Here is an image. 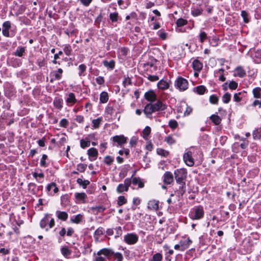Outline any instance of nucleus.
<instances>
[{
	"instance_id": "nucleus-57",
	"label": "nucleus",
	"mask_w": 261,
	"mask_h": 261,
	"mask_svg": "<svg viewBox=\"0 0 261 261\" xmlns=\"http://www.w3.org/2000/svg\"><path fill=\"white\" fill-rule=\"evenodd\" d=\"M92 210L97 212V213H102L106 210V207L103 206H96L92 207Z\"/></svg>"
},
{
	"instance_id": "nucleus-46",
	"label": "nucleus",
	"mask_w": 261,
	"mask_h": 261,
	"mask_svg": "<svg viewBox=\"0 0 261 261\" xmlns=\"http://www.w3.org/2000/svg\"><path fill=\"white\" fill-rule=\"evenodd\" d=\"M105 112L107 114L113 116L115 112V109L113 107L108 106L105 109Z\"/></svg>"
},
{
	"instance_id": "nucleus-2",
	"label": "nucleus",
	"mask_w": 261,
	"mask_h": 261,
	"mask_svg": "<svg viewBox=\"0 0 261 261\" xmlns=\"http://www.w3.org/2000/svg\"><path fill=\"white\" fill-rule=\"evenodd\" d=\"M51 214L46 213L40 222V226L42 229H45L48 231L55 225V219L51 218Z\"/></svg>"
},
{
	"instance_id": "nucleus-43",
	"label": "nucleus",
	"mask_w": 261,
	"mask_h": 261,
	"mask_svg": "<svg viewBox=\"0 0 261 261\" xmlns=\"http://www.w3.org/2000/svg\"><path fill=\"white\" fill-rule=\"evenodd\" d=\"M25 49L23 47H18L14 53V55L17 57H22L24 53Z\"/></svg>"
},
{
	"instance_id": "nucleus-13",
	"label": "nucleus",
	"mask_w": 261,
	"mask_h": 261,
	"mask_svg": "<svg viewBox=\"0 0 261 261\" xmlns=\"http://www.w3.org/2000/svg\"><path fill=\"white\" fill-rule=\"evenodd\" d=\"M179 185L178 188L177 189L176 193L177 195L180 197L182 196L186 191V186L185 182H177Z\"/></svg>"
},
{
	"instance_id": "nucleus-10",
	"label": "nucleus",
	"mask_w": 261,
	"mask_h": 261,
	"mask_svg": "<svg viewBox=\"0 0 261 261\" xmlns=\"http://www.w3.org/2000/svg\"><path fill=\"white\" fill-rule=\"evenodd\" d=\"M152 105L154 112L164 111L167 108L166 105L160 100L152 103Z\"/></svg>"
},
{
	"instance_id": "nucleus-59",
	"label": "nucleus",
	"mask_w": 261,
	"mask_h": 261,
	"mask_svg": "<svg viewBox=\"0 0 261 261\" xmlns=\"http://www.w3.org/2000/svg\"><path fill=\"white\" fill-rule=\"evenodd\" d=\"M105 231V229L101 227H98L94 232V236H99L102 235Z\"/></svg>"
},
{
	"instance_id": "nucleus-34",
	"label": "nucleus",
	"mask_w": 261,
	"mask_h": 261,
	"mask_svg": "<svg viewBox=\"0 0 261 261\" xmlns=\"http://www.w3.org/2000/svg\"><path fill=\"white\" fill-rule=\"evenodd\" d=\"M109 99L108 93L106 92H102L100 95V102L101 103H106L108 101Z\"/></svg>"
},
{
	"instance_id": "nucleus-44",
	"label": "nucleus",
	"mask_w": 261,
	"mask_h": 261,
	"mask_svg": "<svg viewBox=\"0 0 261 261\" xmlns=\"http://www.w3.org/2000/svg\"><path fill=\"white\" fill-rule=\"evenodd\" d=\"M102 121L101 118H98L92 120V126L94 128H97L99 127L100 122Z\"/></svg>"
},
{
	"instance_id": "nucleus-39",
	"label": "nucleus",
	"mask_w": 261,
	"mask_h": 261,
	"mask_svg": "<svg viewBox=\"0 0 261 261\" xmlns=\"http://www.w3.org/2000/svg\"><path fill=\"white\" fill-rule=\"evenodd\" d=\"M253 94L254 97L257 98H261V88L256 87L253 89Z\"/></svg>"
},
{
	"instance_id": "nucleus-24",
	"label": "nucleus",
	"mask_w": 261,
	"mask_h": 261,
	"mask_svg": "<svg viewBox=\"0 0 261 261\" xmlns=\"http://www.w3.org/2000/svg\"><path fill=\"white\" fill-rule=\"evenodd\" d=\"M132 183L134 185H138L139 188H143L144 187V182L139 177H135L131 178Z\"/></svg>"
},
{
	"instance_id": "nucleus-25",
	"label": "nucleus",
	"mask_w": 261,
	"mask_h": 261,
	"mask_svg": "<svg viewBox=\"0 0 261 261\" xmlns=\"http://www.w3.org/2000/svg\"><path fill=\"white\" fill-rule=\"evenodd\" d=\"M56 215L59 219L64 221H66L68 217V215L66 212L57 211Z\"/></svg>"
},
{
	"instance_id": "nucleus-45",
	"label": "nucleus",
	"mask_w": 261,
	"mask_h": 261,
	"mask_svg": "<svg viewBox=\"0 0 261 261\" xmlns=\"http://www.w3.org/2000/svg\"><path fill=\"white\" fill-rule=\"evenodd\" d=\"M157 86L159 89L165 90L169 88V83H157Z\"/></svg>"
},
{
	"instance_id": "nucleus-28",
	"label": "nucleus",
	"mask_w": 261,
	"mask_h": 261,
	"mask_svg": "<svg viewBox=\"0 0 261 261\" xmlns=\"http://www.w3.org/2000/svg\"><path fill=\"white\" fill-rule=\"evenodd\" d=\"M69 196L67 194L62 195L61 197V205L63 207H66L69 204Z\"/></svg>"
},
{
	"instance_id": "nucleus-11",
	"label": "nucleus",
	"mask_w": 261,
	"mask_h": 261,
	"mask_svg": "<svg viewBox=\"0 0 261 261\" xmlns=\"http://www.w3.org/2000/svg\"><path fill=\"white\" fill-rule=\"evenodd\" d=\"M143 112L147 117L151 118L152 114L155 112L153 108L152 103L147 104L143 110Z\"/></svg>"
},
{
	"instance_id": "nucleus-36",
	"label": "nucleus",
	"mask_w": 261,
	"mask_h": 261,
	"mask_svg": "<svg viewBox=\"0 0 261 261\" xmlns=\"http://www.w3.org/2000/svg\"><path fill=\"white\" fill-rule=\"evenodd\" d=\"M212 121L216 125H219L221 121V119L219 116L216 115H212L210 117Z\"/></svg>"
},
{
	"instance_id": "nucleus-12",
	"label": "nucleus",
	"mask_w": 261,
	"mask_h": 261,
	"mask_svg": "<svg viewBox=\"0 0 261 261\" xmlns=\"http://www.w3.org/2000/svg\"><path fill=\"white\" fill-rule=\"evenodd\" d=\"M87 154L89 156V159L91 161L95 160L98 156V153L97 150L95 148H90L87 151Z\"/></svg>"
},
{
	"instance_id": "nucleus-9",
	"label": "nucleus",
	"mask_w": 261,
	"mask_h": 261,
	"mask_svg": "<svg viewBox=\"0 0 261 261\" xmlns=\"http://www.w3.org/2000/svg\"><path fill=\"white\" fill-rule=\"evenodd\" d=\"M46 191L48 194L51 196L54 195L59 191V189L55 182H52L48 184L46 187Z\"/></svg>"
},
{
	"instance_id": "nucleus-18",
	"label": "nucleus",
	"mask_w": 261,
	"mask_h": 261,
	"mask_svg": "<svg viewBox=\"0 0 261 261\" xmlns=\"http://www.w3.org/2000/svg\"><path fill=\"white\" fill-rule=\"evenodd\" d=\"M164 182L169 185L171 184L173 181V176L171 172L166 171L164 175Z\"/></svg>"
},
{
	"instance_id": "nucleus-17",
	"label": "nucleus",
	"mask_w": 261,
	"mask_h": 261,
	"mask_svg": "<svg viewBox=\"0 0 261 261\" xmlns=\"http://www.w3.org/2000/svg\"><path fill=\"white\" fill-rule=\"evenodd\" d=\"M246 74V71L241 66L237 67L233 71V75L234 76L243 77Z\"/></svg>"
},
{
	"instance_id": "nucleus-8",
	"label": "nucleus",
	"mask_w": 261,
	"mask_h": 261,
	"mask_svg": "<svg viewBox=\"0 0 261 261\" xmlns=\"http://www.w3.org/2000/svg\"><path fill=\"white\" fill-rule=\"evenodd\" d=\"M183 159L186 165L189 167H192L194 164V159L192 158V152L190 150L185 153Z\"/></svg>"
},
{
	"instance_id": "nucleus-30",
	"label": "nucleus",
	"mask_w": 261,
	"mask_h": 261,
	"mask_svg": "<svg viewBox=\"0 0 261 261\" xmlns=\"http://www.w3.org/2000/svg\"><path fill=\"white\" fill-rule=\"evenodd\" d=\"M215 76L218 77L219 81H223L225 80L224 76V70L222 69H219L218 71L215 73Z\"/></svg>"
},
{
	"instance_id": "nucleus-19",
	"label": "nucleus",
	"mask_w": 261,
	"mask_h": 261,
	"mask_svg": "<svg viewBox=\"0 0 261 261\" xmlns=\"http://www.w3.org/2000/svg\"><path fill=\"white\" fill-rule=\"evenodd\" d=\"M53 104L56 109L61 110L63 107V100L61 97H56L54 100Z\"/></svg>"
},
{
	"instance_id": "nucleus-48",
	"label": "nucleus",
	"mask_w": 261,
	"mask_h": 261,
	"mask_svg": "<svg viewBox=\"0 0 261 261\" xmlns=\"http://www.w3.org/2000/svg\"><path fill=\"white\" fill-rule=\"evenodd\" d=\"M231 98V95L228 93H225L222 96V101L224 103H228Z\"/></svg>"
},
{
	"instance_id": "nucleus-53",
	"label": "nucleus",
	"mask_w": 261,
	"mask_h": 261,
	"mask_svg": "<svg viewBox=\"0 0 261 261\" xmlns=\"http://www.w3.org/2000/svg\"><path fill=\"white\" fill-rule=\"evenodd\" d=\"M178 126L177 122L174 119H171L169 121V126L172 129H175Z\"/></svg>"
},
{
	"instance_id": "nucleus-6",
	"label": "nucleus",
	"mask_w": 261,
	"mask_h": 261,
	"mask_svg": "<svg viewBox=\"0 0 261 261\" xmlns=\"http://www.w3.org/2000/svg\"><path fill=\"white\" fill-rule=\"evenodd\" d=\"M132 184L131 178L125 179L124 184H120L118 185L116 191L118 193H121L123 192H127Z\"/></svg>"
},
{
	"instance_id": "nucleus-52",
	"label": "nucleus",
	"mask_w": 261,
	"mask_h": 261,
	"mask_svg": "<svg viewBox=\"0 0 261 261\" xmlns=\"http://www.w3.org/2000/svg\"><path fill=\"white\" fill-rule=\"evenodd\" d=\"M90 145V141H85L84 139H82L80 141V146L81 148L84 149L86 147H88Z\"/></svg>"
},
{
	"instance_id": "nucleus-22",
	"label": "nucleus",
	"mask_w": 261,
	"mask_h": 261,
	"mask_svg": "<svg viewBox=\"0 0 261 261\" xmlns=\"http://www.w3.org/2000/svg\"><path fill=\"white\" fill-rule=\"evenodd\" d=\"M32 175L37 182H43L44 178V174L43 172L37 173V172H34L32 173Z\"/></svg>"
},
{
	"instance_id": "nucleus-38",
	"label": "nucleus",
	"mask_w": 261,
	"mask_h": 261,
	"mask_svg": "<svg viewBox=\"0 0 261 261\" xmlns=\"http://www.w3.org/2000/svg\"><path fill=\"white\" fill-rule=\"evenodd\" d=\"M194 89H195L196 92L200 95L203 94L206 91V88L203 85L198 86L196 88H194Z\"/></svg>"
},
{
	"instance_id": "nucleus-51",
	"label": "nucleus",
	"mask_w": 261,
	"mask_h": 261,
	"mask_svg": "<svg viewBox=\"0 0 261 261\" xmlns=\"http://www.w3.org/2000/svg\"><path fill=\"white\" fill-rule=\"evenodd\" d=\"M188 23L187 20H185L183 18H179L176 21V25L177 27H180L186 25Z\"/></svg>"
},
{
	"instance_id": "nucleus-29",
	"label": "nucleus",
	"mask_w": 261,
	"mask_h": 261,
	"mask_svg": "<svg viewBox=\"0 0 261 261\" xmlns=\"http://www.w3.org/2000/svg\"><path fill=\"white\" fill-rule=\"evenodd\" d=\"M202 64L197 60L193 62V68L195 71L199 72L202 68Z\"/></svg>"
},
{
	"instance_id": "nucleus-61",
	"label": "nucleus",
	"mask_w": 261,
	"mask_h": 261,
	"mask_svg": "<svg viewBox=\"0 0 261 261\" xmlns=\"http://www.w3.org/2000/svg\"><path fill=\"white\" fill-rule=\"evenodd\" d=\"M118 15L117 13H112L110 14V19L113 22H116L118 20Z\"/></svg>"
},
{
	"instance_id": "nucleus-32",
	"label": "nucleus",
	"mask_w": 261,
	"mask_h": 261,
	"mask_svg": "<svg viewBox=\"0 0 261 261\" xmlns=\"http://www.w3.org/2000/svg\"><path fill=\"white\" fill-rule=\"evenodd\" d=\"M175 86L180 90L184 91L188 89V83H175Z\"/></svg>"
},
{
	"instance_id": "nucleus-55",
	"label": "nucleus",
	"mask_w": 261,
	"mask_h": 261,
	"mask_svg": "<svg viewBox=\"0 0 261 261\" xmlns=\"http://www.w3.org/2000/svg\"><path fill=\"white\" fill-rule=\"evenodd\" d=\"M209 100L212 104H217L218 102V98L216 95H212L210 96Z\"/></svg>"
},
{
	"instance_id": "nucleus-49",
	"label": "nucleus",
	"mask_w": 261,
	"mask_h": 261,
	"mask_svg": "<svg viewBox=\"0 0 261 261\" xmlns=\"http://www.w3.org/2000/svg\"><path fill=\"white\" fill-rule=\"evenodd\" d=\"M87 168V165L80 163L77 165V170L78 171L83 173L84 172Z\"/></svg>"
},
{
	"instance_id": "nucleus-3",
	"label": "nucleus",
	"mask_w": 261,
	"mask_h": 261,
	"mask_svg": "<svg viewBox=\"0 0 261 261\" xmlns=\"http://www.w3.org/2000/svg\"><path fill=\"white\" fill-rule=\"evenodd\" d=\"M204 214L203 207L201 205L194 206L190 210L189 214V218L193 220H198L201 219Z\"/></svg>"
},
{
	"instance_id": "nucleus-63",
	"label": "nucleus",
	"mask_w": 261,
	"mask_h": 261,
	"mask_svg": "<svg viewBox=\"0 0 261 261\" xmlns=\"http://www.w3.org/2000/svg\"><path fill=\"white\" fill-rule=\"evenodd\" d=\"M68 125V121L65 119H62L60 121V125L61 127H66Z\"/></svg>"
},
{
	"instance_id": "nucleus-23",
	"label": "nucleus",
	"mask_w": 261,
	"mask_h": 261,
	"mask_svg": "<svg viewBox=\"0 0 261 261\" xmlns=\"http://www.w3.org/2000/svg\"><path fill=\"white\" fill-rule=\"evenodd\" d=\"M61 252L65 258H69L70 257L72 251L67 246H65L61 247Z\"/></svg>"
},
{
	"instance_id": "nucleus-64",
	"label": "nucleus",
	"mask_w": 261,
	"mask_h": 261,
	"mask_svg": "<svg viewBox=\"0 0 261 261\" xmlns=\"http://www.w3.org/2000/svg\"><path fill=\"white\" fill-rule=\"evenodd\" d=\"M151 132V128L149 126H146L145 128L143 130V134L144 136L147 137L148 136Z\"/></svg>"
},
{
	"instance_id": "nucleus-15",
	"label": "nucleus",
	"mask_w": 261,
	"mask_h": 261,
	"mask_svg": "<svg viewBox=\"0 0 261 261\" xmlns=\"http://www.w3.org/2000/svg\"><path fill=\"white\" fill-rule=\"evenodd\" d=\"M42 186L37 187V185L34 182H30L28 185L29 192L33 195L37 194L39 188H42Z\"/></svg>"
},
{
	"instance_id": "nucleus-42",
	"label": "nucleus",
	"mask_w": 261,
	"mask_h": 261,
	"mask_svg": "<svg viewBox=\"0 0 261 261\" xmlns=\"http://www.w3.org/2000/svg\"><path fill=\"white\" fill-rule=\"evenodd\" d=\"M47 159V155L43 154L40 160V165L42 167H46L48 164L46 162V160Z\"/></svg>"
},
{
	"instance_id": "nucleus-7",
	"label": "nucleus",
	"mask_w": 261,
	"mask_h": 261,
	"mask_svg": "<svg viewBox=\"0 0 261 261\" xmlns=\"http://www.w3.org/2000/svg\"><path fill=\"white\" fill-rule=\"evenodd\" d=\"M113 146H121L125 144L127 141V138L123 135H116L111 138Z\"/></svg>"
},
{
	"instance_id": "nucleus-27",
	"label": "nucleus",
	"mask_w": 261,
	"mask_h": 261,
	"mask_svg": "<svg viewBox=\"0 0 261 261\" xmlns=\"http://www.w3.org/2000/svg\"><path fill=\"white\" fill-rule=\"evenodd\" d=\"M148 208L151 210H157L159 208V201L155 200L149 201L148 203Z\"/></svg>"
},
{
	"instance_id": "nucleus-4",
	"label": "nucleus",
	"mask_w": 261,
	"mask_h": 261,
	"mask_svg": "<svg viewBox=\"0 0 261 261\" xmlns=\"http://www.w3.org/2000/svg\"><path fill=\"white\" fill-rule=\"evenodd\" d=\"M174 174L176 182H185L187 175L186 169L183 168L176 169L174 171Z\"/></svg>"
},
{
	"instance_id": "nucleus-5",
	"label": "nucleus",
	"mask_w": 261,
	"mask_h": 261,
	"mask_svg": "<svg viewBox=\"0 0 261 261\" xmlns=\"http://www.w3.org/2000/svg\"><path fill=\"white\" fill-rule=\"evenodd\" d=\"M138 240V236L135 233H128L124 236V241L128 245H134Z\"/></svg>"
},
{
	"instance_id": "nucleus-37",
	"label": "nucleus",
	"mask_w": 261,
	"mask_h": 261,
	"mask_svg": "<svg viewBox=\"0 0 261 261\" xmlns=\"http://www.w3.org/2000/svg\"><path fill=\"white\" fill-rule=\"evenodd\" d=\"M163 255L160 253H155L152 256V258L149 259V261H162Z\"/></svg>"
},
{
	"instance_id": "nucleus-14",
	"label": "nucleus",
	"mask_w": 261,
	"mask_h": 261,
	"mask_svg": "<svg viewBox=\"0 0 261 261\" xmlns=\"http://www.w3.org/2000/svg\"><path fill=\"white\" fill-rule=\"evenodd\" d=\"M145 98L150 103H152L156 99V95L155 93L151 90L146 92L144 94Z\"/></svg>"
},
{
	"instance_id": "nucleus-54",
	"label": "nucleus",
	"mask_w": 261,
	"mask_h": 261,
	"mask_svg": "<svg viewBox=\"0 0 261 261\" xmlns=\"http://www.w3.org/2000/svg\"><path fill=\"white\" fill-rule=\"evenodd\" d=\"M165 141L167 142L169 145H172L173 144H175L176 142L175 140L171 136H167L165 139Z\"/></svg>"
},
{
	"instance_id": "nucleus-56",
	"label": "nucleus",
	"mask_w": 261,
	"mask_h": 261,
	"mask_svg": "<svg viewBox=\"0 0 261 261\" xmlns=\"http://www.w3.org/2000/svg\"><path fill=\"white\" fill-rule=\"evenodd\" d=\"M179 244L181 247V251H184L189 248L185 240H181Z\"/></svg>"
},
{
	"instance_id": "nucleus-60",
	"label": "nucleus",
	"mask_w": 261,
	"mask_h": 261,
	"mask_svg": "<svg viewBox=\"0 0 261 261\" xmlns=\"http://www.w3.org/2000/svg\"><path fill=\"white\" fill-rule=\"evenodd\" d=\"M200 41L203 43L207 39V34L204 32H201L199 34Z\"/></svg>"
},
{
	"instance_id": "nucleus-41",
	"label": "nucleus",
	"mask_w": 261,
	"mask_h": 261,
	"mask_svg": "<svg viewBox=\"0 0 261 261\" xmlns=\"http://www.w3.org/2000/svg\"><path fill=\"white\" fill-rule=\"evenodd\" d=\"M114 158L110 155H107L105 157L103 162L107 165H111L114 162Z\"/></svg>"
},
{
	"instance_id": "nucleus-35",
	"label": "nucleus",
	"mask_w": 261,
	"mask_h": 261,
	"mask_svg": "<svg viewBox=\"0 0 261 261\" xmlns=\"http://www.w3.org/2000/svg\"><path fill=\"white\" fill-rule=\"evenodd\" d=\"M103 65L111 69H113L115 67V62L114 60H112L110 61H104L103 62Z\"/></svg>"
},
{
	"instance_id": "nucleus-47",
	"label": "nucleus",
	"mask_w": 261,
	"mask_h": 261,
	"mask_svg": "<svg viewBox=\"0 0 261 261\" xmlns=\"http://www.w3.org/2000/svg\"><path fill=\"white\" fill-rule=\"evenodd\" d=\"M157 153L164 157H166L169 154V152L166 150H164L162 148H158L157 149Z\"/></svg>"
},
{
	"instance_id": "nucleus-33",
	"label": "nucleus",
	"mask_w": 261,
	"mask_h": 261,
	"mask_svg": "<svg viewBox=\"0 0 261 261\" xmlns=\"http://www.w3.org/2000/svg\"><path fill=\"white\" fill-rule=\"evenodd\" d=\"M203 12V9L202 8H194L191 11V14L193 16L197 17L200 15Z\"/></svg>"
},
{
	"instance_id": "nucleus-31",
	"label": "nucleus",
	"mask_w": 261,
	"mask_h": 261,
	"mask_svg": "<svg viewBox=\"0 0 261 261\" xmlns=\"http://www.w3.org/2000/svg\"><path fill=\"white\" fill-rule=\"evenodd\" d=\"M77 183L81 186L84 189H86L90 184V181L88 180H83L81 178H79L76 180Z\"/></svg>"
},
{
	"instance_id": "nucleus-26",
	"label": "nucleus",
	"mask_w": 261,
	"mask_h": 261,
	"mask_svg": "<svg viewBox=\"0 0 261 261\" xmlns=\"http://www.w3.org/2000/svg\"><path fill=\"white\" fill-rule=\"evenodd\" d=\"M62 73L63 70L61 68H59L58 70L54 71L52 73L53 77L50 82H52L53 80H60L61 79Z\"/></svg>"
},
{
	"instance_id": "nucleus-20",
	"label": "nucleus",
	"mask_w": 261,
	"mask_h": 261,
	"mask_svg": "<svg viewBox=\"0 0 261 261\" xmlns=\"http://www.w3.org/2000/svg\"><path fill=\"white\" fill-rule=\"evenodd\" d=\"M84 219V215L79 214L76 215L72 216L70 218V222L72 223L80 224L82 222Z\"/></svg>"
},
{
	"instance_id": "nucleus-1",
	"label": "nucleus",
	"mask_w": 261,
	"mask_h": 261,
	"mask_svg": "<svg viewBox=\"0 0 261 261\" xmlns=\"http://www.w3.org/2000/svg\"><path fill=\"white\" fill-rule=\"evenodd\" d=\"M97 255H103L108 259H111L112 257H114L117 261H123V257L122 254L120 252H114V251L110 248H104L99 250L97 252Z\"/></svg>"
},
{
	"instance_id": "nucleus-40",
	"label": "nucleus",
	"mask_w": 261,
	"mask_h": 261,
	"mask_svg": "<svg viewBox=\"0 0 261 261\" xmlns=\"http://www.w3.org/2000/svg\"><path fill=\"white\" fill-rule=\"evenodd\" d=\"M75 197L77 200L84 201L87 197V195L85 193H76Z\"/></svg>"
},
{
	"instance_id": "nucleus-16",
	"label": "nucleus",
	"mask_w": 261,
	"mask_h": 261,
	"mask_svg": "<svg viewBox=\"0 0 261 261\" xmlns=\"http://www.w3.org/2000/svg\"><path fill=\"white\" fill-rule=\"evenodd\" d=\"M3 35L5 37H9V29L11 27V23L9 21H5L3 24Z\"/></svg>"
},
{
	"instance_id": "nucleus-58",
	"label": "nucleus",
	"mask_w": 261,
	"mask_h": 261,
	"mask_svg": "<svg viewBox=\"0 0 261 261\" xmlns=\"http://www.w3.org/2000/svg\"><path fill=\"white\" fill-rule=\"evenodd\" d=\"M115 229L116 231L115 238H117L122 235V230L120 226L116 227Z\"/></svg>"
},
{
	"instance_id": "nucleus-21",
	"label": "nucleus",
	"mask_w": 261,
	"mask_h": 261,
	"mask_svg": "<svg viewBox=\"0 0 261 261\" xmlns=\"http://www.w3.org/2000/svg\"><path fill=\"white\" fill-rule=\"evenodd\" d=\"M66 102L68 106H72L76 103V99L74 93H69L68 97L66 99Z\"/></svg>"
},
{
	"instance_id": "nucleus-62",
	"label": "nucleus",
	"mask_w": 261,
	"mask_h": 261,
	"mask_svg": "<svg viewBox=\"0 0 261 261\" xmlns=\"http://www.w3.org/2000/svg\"><path fill=\"white\" fill-rule=\"evenodd\" d=\"M63 50L67 56H69L72 51L71 46L69 45L65 46Z\"/></svg>"
},
{
	"instance_id": "nucleus-50",
	"label": "nucleus",
	"mask_w": 261,
	"mask_h": 261,
	"mask_svg": "<svg viewBox=\"0 0 261 261\" xmlns=\"http://www.w3.org/2000/svg\"><path fill=\"white\" fill-rule=\"evenodd\" d=\"M126 199L123 196H120L118 198L117 204L119 206H121L126 203Z\"/></svg>"
}]
</instances>
